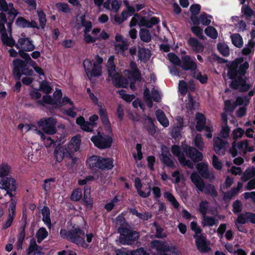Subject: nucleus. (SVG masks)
Instances as JSON below:
<instances>
[{"instance_id": "nucleus-1", "label": "nucleus", "mask_w": 255, "mask_h": 255, "mask_svg": "<svg viewBox=\"0 0 255 255\" xmlns=\"http://www.w3.org/2000/svg\"><path fill=\"white\" fill-rule=\"evenodd\" d=\"M114 56H111L107 62L108 80L111 81L115 86L118 87H127L130 83V88L131 89H134L133 82L139 80L140 78V75L137 68L136 64L133 62L130 63L129 67L131 71L129 70L125 71V74L127 76L128 81L125 80L121 77L119 70L116 68L114 62Z\"/></svg>"}, {"instance_id": "nucleus-2", "label": "nucleus", "mask_w": 255, "mask_h": 255, "mask_svg": "<svg viewBox=\"0 0 255 255\" xmlns=\"http://www.w3.org/2000/svg\"><path fill=\"white\" fill-rule=\"evenodd\" d=\"M243 58L235 59L229 65L228 76L230 79H234L231 83V86L234 89H238L242 91H247L251 87V84L248 81V79H243L241 76L244 75L246 70L249 68V65L248 62H243Z\"/></svg>"}, {"instance_id": "nucleus-3", "label": "nucleus", "mask_w": 255, "mask_h": 255, "mask_svg": "<svg viewBox=\"0 0 255 255\" xmlns=\"http://www.w3.org/2000/svg\"><path fill=\"white\" fill-rule=\"evenodd\" d=\"M171 151L174 155L178 157L181 164L183 166H187L190 168H193V164L190 160L185 159L183 152H185L186 155L193 161L201 160L203 157L201 152L195 148L190 147L187 145H183L181 148H180L177 145L172 146Z\"/></svg>"}, {"instance_id": "nucleus-4", "label": "nucleus", "mask_w": 255, "mask_h": 255, "mask_svg": "<svg viewBox=\"0 0 255 255\" xmlns=\"http://www.w3.org/2000/svg\"><path fill=\"white\" fill-rule=\"evenodd\" d=\"M80 143V136L76 135L74 136L67 144L57 146L55 149V155L57 161L61 162L64 157L72 158V155L79 150Z\"/></svg>"}, {"instance_id": "nucleus-5", "label": "nucleus", "mask_w": 255, "mask_h": 255, "mask_svg": "<svg viewBox=\"0 0 255 255\" xmlns=\"http://www.w3.org/2000/svg\"><path fill=\"white\" fill-rule=\"evenodd\" d=\"M13 74L14 77L19 80L22 75L26 76L22 79V82L24 84L29 85L33 81L32 76L33 74V71L28 67H26L24 62L19 59H15L12 62Z\"/></svg>"}, {"instance_id": "nucleus-6", "label": "nucleus", "mask_w": 255, "mask_h": 255, "mask_svg": "<svg viewBox=\"0 0 255 255\" xmlns=\"http://www.w3.org/2000/svg\"><path fill=\"white\" fill-rule=\"evenodd\" d=\"M93 235L92 233L85 234L78 227H73L70 230V240L80 247L86 248L91 242Z\"/></svg>"}, {"instance_id": "nucleus-7", "label": "nucleus", "mask_w": 255, "mask_h": 255, "mask_svg": "<svg viewBox=\"0 0 255 255\" xmlns=\"http://www.w3.org/2000/svg\"><path fill=\"white\" fill-rule=\"evenodd\" d=\"M73 26L77 29H80L82 27L84 28V40L86 43L94 42L96 38L90 35L89 32L92 28V23L89 20L85 19L84 15L77 16L73 21Z\"/></svg>"}, {"instance_id": "nucleus-8", "label": "nucleus", "mask_w": 255, "mask_h": 255, "mask_svg": "<svg viewBox=\"0 0 255 255\" xmlns=\"http://www.w3.org/2000/svg\"><path fill=\"white\" fill-rule=\"evenodd\" d=\"M103 60L98 56L95 57L94 59H85L83 62V66L86 74L89 79L93 77L100 76L102 74L101 64Z\"/></svg>"}, {"instance_id": "nucleus-9", "label": "nucleus", "mask_w": 255, "mask_h": 255, "mask_svg": "<svg viewBox=\"0 0 255 255\" xmlns=\"http://www.w3.org/2000/svg\"><path fill=\"white\" fill-rule=\"evenodd\" d=\"M12 22H6V16L3 13H0V33L1 40L4 45L10 47L15 44L14 40L11 37V24Z\"/></svg>"}, {"instance_id": "nucleus-10", "label": "nucleus", "mask_w": 255, "mask_h": 255, "mask_svg": "<svg viewBox=\"0 0 255 255\" xmlns=\"http://www.w3.org/2000/svg\"><path fill=\"white\" fill-rule=\"evenodd\" d=\"M87 163L91 167H97L102 169H110L114 166L112 159L104 158L96 155L90 157L87 161Z\"/></svg>"}, {"instance_id": "nucleus-11", "label": "nucleus", "mask_w": 255, "mask_h": 255, "mask_svg": "<svg viewBox=\"0 0 255 255\" xmlns=\"http://www.w3.org/2000/svg\"><path fill=\"white\" fill-rule=\"evenodd\" d=\"M53 96L58 97L57 100H53L49 96L46 95L43 96L42 101L40 102L41 104H51L55 105L57 107H61L66 105L69 103L70 105H72L73 103L67 97H64L61 99L62 93L60 90H56L53 93Z\"/></svg>"}, {"instance_id": "nucleus-12", "label": "nucleus", "mask_w": 255, "mask_h": 255, "mask_svg": "<svg viewBox=\"0 0 255 255\" xmlns=\"http://www.w3.org/2000/svg\"><path fill=\"white\" fill-rule=\"evenodd\" d=\"M91 141L99 148L104 149L112 145V139L110 135L98 132L97 134L91 137Z\"/></svg>"}, {"instance_id": "nucleus-13", "label": "nucleus", "mask_w": 255, "mask_h": 255, "mask_svg": "<svg viewBox=\"0 0 255 255\" xmlns=\"http://www.w3.org/2000/svg\"><path fill=\"white\" fill-rule=\"evenodd\" d=\"M158 20L155 17H142L138 14H135L130 22V26L132 27L137 24L140 26L151 27L157 23Z\"/></svg>"}, {"instance_id": "nucleus-14", "label": "nucleus", "mask_w": 255, "mask_h": 255, "mask_svg": "<svg viewBox=\"0 0 255 255\" xmlns=\"http://www.w3.org/2000/svg\"><path fill=\"white\" fill-rule=\"evenodd\" d=\"M15 180L12 178H3L0 182V193L4 192L5 196L7 195L9 197H11L10 192L15 190Z\"/></svg>"}, {"instance_id": "nucleus-15", "label": "nucleus", "mask_w": 255, "mask_h": 255, "mask_svg": "<svg viewBox=\"0 0 255 255\" xmlns=\"http://www.w3.org/2000/svg\"><path fill=\"white\" fill-rule=\"evenodd\" d=\"M55 123L54 120L51 118L42 119L38 123V127L44 133L52 135L56 133Z\"/></svg>"}, {"instance_id": "nucleus-16", "label": "nucleus", "mask_w": 255, "mask_h": 255, "mask_svg": "<svg viewBox=\"0 0 255 255\" xmlns=\"http://www.w3.org/2000/svg\"><path fill=\"white\" fill-rule=\"evenodd\" d=\"M253 148L248 147V142L247 140H244L238 144L236 141L232 143V148L230 150V153L234 157L236 156L238 152L246 153L247 151H253Z\"/></svg>"}, {"instance_id": "nucleus-17", "label": "nucleus", "mask_w": 255, "mask_h": 255, "mask_svg": "<svg viewBox=\"0 0 255 255\" xmlns=\"http://www.w3.org/2000/svg\"><path fill=\"white\" fill-rule=\"evenodd\" d=\"M138 233L135 231L125 230L121 233L120 237V242L124 245H129L138 238Z\"/></svg>"}, {"instance_id": "nucleus-18", "label": "nucleus", "mask_w": 255, "mask_h": 255, "mask_svg": "<svg viewBox=\"0 0 255 255\" xmlns=\"http://www.w3.org/2000/svg\"><path fill=\"white\" fill-rule=\"evenodd\" d=\"M129 44L126 39L122 35L117 33L115 36V49L116 52L123 54L128 49Z\"/></svg>"}, {"instance_id": "nucleus-19", "label": "nucleus", "mask_w": 255, "mask_h": 255, "mask_svg": "<svg viewBox=\"0 0 255 255\" xmlns=\"http://www.w3.org/2000/svg\"><path fill=\"white\" fill-rule=\"evenodd\" d=\"M16 47L18 49L26 51H32L35 48L32 41H31L29 38L26 37L22 35L18 39L17 43L16 44Z\"/></svg>"}, {"instance_id": "nucleus-20", "label": "nucleus", "mask_w": 255, "mask_h": 255, "mask_svg": "<svg viewBox=\"0 0 255 255\" xmlns=\"http://www.w3.org/2000/svg\"><path fill=\"white\" fill-rule=\"evenodd\" d=\"M160 95L159 92L153 90L151 92V95L149 94V91L148 89L145 90L144 92V100L148 107H151L152 106V99L156 102L159 101L160 99Z\"/></svg>"}, {"instance_id": "nucleus-21", "label": "nucleus", "mask_w": 255, "mask_h": 255, "mask_svg": "<svg viewBox=\"0 0 255 255\" xmlns=\"http://www.w3.org/2000/svg\"><path fill=\"white\" fill-rule=\"evenodd\" d=\"M213 142L214 150L219 154H224L229 145L228 142L222 140L219 137L214 138Z\"/></svg>"}, {"instance_id": "nucleus-22", "label": "nucleus", "mask_w": 255, "mask_h": 255, "mask_svg": "<svg viewBox=\"0 0 255 255\" xmlns=\"http://www.w3.org/2000/svg\"><path fill=\"white\" fill-rule=\"evenodd\" d=\"M197 169L200 175L204 178L214 179L215 174L212 172H210L208 169V165L205 163H200L197 164Z\"/></svg>"}, {"instance_id": "nucleus-23", "label": "nucleus", "mask_w": 255, "mask_h": 255, "mask_svg": "<svg viewBox=\"0 0 255 255\" xmlns=\"http://www.w3.org/2000/svg\"><path fill=\"white\" fill-rule=\"evenodd\" d=\"M195 237L196 238V244L198 250L201 252H208L210 250V248L205 238L198 235H196Z\"/></svg>"}, {"instance_id": "nucleus-24", "label": "nucleus", "mask_w": 255, "mask_h": 255, "mask_svg": "<svg viewBox=\"0 0 255 255\" xmlns=\"http://www.w3.org/2000/svg\"><path fill=\"white\" fill-rule=\"evenodd\" d=\"M0 9L1 10L8 11L11 19H13L18 14L17 10L13 8L12 3L7 5L5 0H0Z\"/></svg>"}, {"instance_id": "nucleus-25", "label": "nucleus", "mask_w": 255, "mask_h": 255, "mask_svg": "<svg viewBox=\"0 0 255 255\" xmlns=\"http://www.w3.org/2000/svg\"><path fill=\"white\" fill-rule=\"evenodd\" d=\"M176 121L177 125L172 128L171 135L175 139H178L181 136L183 120L182 118L179 117L176 118Z\"/></svg>"}, {"instance_id": "nucleus-26", "label": "nucleus", "mask_w": 255, "mask_h": 255, "mask_svg": "<svg viewBox=\"0 0 255 255\" xmlns=\"http://www.w3.org/2000/svg\"><path fill=\"white\" fill-rule=\"evenodd\" d=\"M181 66L185 70H195L197 65L194 60L188 56H185L182 58Z\"/></svg>"}, {"instance_id": "nucleus-27", "label": "nucleus", "mask_w": 255, "mask_h": 255, "mask_svg": "<svg viewBox=\"0 0 255 255\" xmlns=\"http://www.w3.org/2000/svg\"><path fill=\"white\" fill-rule=\"evenodd\" d=\"M190 179L197 189L203 191L204 189V183L199 175L196 172H193L190 176Z\"/></svg>"}, {"instance_id": "nucleus-28", "label": "nucleus", "mask_w": 255, "mask_h": 255, "mask_svg": "<svg viewBox=\"0 0 255 255\" xmlns=\"http://www.w3.org/2000/svg\"><path fill=\"white\" fill-rule=\"evenodd\" d=\"M250 222L255 223V214L251 213H246L245 214H240L238 216L237 220V223L244 224L246 222Z\"/></svg>"}, {"instance_id": "nucleus-29", "label": "nucleus", "mask_w": 255, "mask_h": 255, "mask_svg": "<svg viewBox=\"0 0 255 255\" xmlns=\"http://www.w3.org/2000/svg\"><path fill=\"white\" fill-rule=\"evenodd\" d=\"M15 205L16 202L13 200H11L9 208L8 217L4 226L5 228H7L10 226L12 223L13 218L15 215Z\"/></svg>"}, {"instance_id": "nucleus-30", "label": "nucleus", "mask_w": 255, "mask_h": 255, "mask_svg": "<svg viewBox=\"0 0 255 255\" xmlns=\"http://www.w3.org/2000/svg\"><path fill=\"white\" fill-rule=\"evenodd\" d=\"M162 157L161 160L162 162L169 167H174L175 163L171 159L170 154L166 151V148L165 147H162Z\"/></svg>"}, {"instance_id": "nucleus-31", "label": "nucleus", "mask_w": 255, "mask_h": 255, "mask_svg": "<svg viewBox=\"0 0 255 255\" xmlns=\"http://www.w3.org/2000/svg\"><path fill=\"white\" fill-rule=\"evenodd\" d=\"M152 246L157 250L163 252L170 251L172 249H173V247L171 245H169L167 243L158 241L153 242Z\"/></svg>"}, {"instance_id": "nucleus-32", "label": "nucleus", "mask_w": 255, "mask_h": 255, "mask_svg": "<svg viewBox=\"0 0 255 255\" xmlns=\"http://www.w3.org/2000/svg\"><path fill=\"white\" fill-rule=\"evenodd\" d=\"M135 187L136 188L138 193L140 196L145 198L148 197L150 193V186L148 185V188L144 191L141 190V183L140 180L138 178L135 179L134 181Z\"/></svg>"}, {"instance_id": "nucleus-33", "label": "nucleus", "mask_w": 255, "mask_h": 255, "mask_svg": "<svg viewBox=\"0 0 255 255\" xmlns=\"http://www.w3.org/2000/svg\"><path fill=\"white\" fill-rule=\"evenodd\" d=\"M99 113L100 115L103 123L107 128L109 132H111V129L110 127V123L107 117L105 108L103 107L102 106H99Z\"/></svg>"}, {"instance_id": "nucleus-34", "label": "nucleus", "mask_w": 255, "mask_h": 255, "mask_svg": "<svg viewBox=\"0 0 255 255\" xmlns=\"http://www.w3.org/2000/svg\"><path fill=\"white\" fill-rule=\"evenodd\" d=\"M179 91L182 94H185L189 89L192 90L195 88L194 84L192 81L188 82V84L184 81H180L179 83Z\"/></svg>"}, {"instance_id": "nucleus-35", "label": "nucleus", "mask_w": 255, "mask_h": 255, "mask_svg": "<svg viewBox=\"0 0 255 255\" xmlns=\"http://www.w3.org/2000/svg\"><path fill=\"white\" fill-rule=\"evenodd\" d=\"M76 123L80 126V128L86 131H92L93 126L92 124L86 122L83 117H80L76 120Z\"/></svg>"}, {"instance_id": "nucleus-36", "label": "nucleus", "mask_w": 255, "mask_h": 255, "mask_svg": "<svg viewBox=\"0 0 255 255\" xmlns=\"http://www.w3.org/2000/svg\"><path fill=\"white\" fill-rule=\"evenodd\" d=\"M188 44L197 52H201L204 49L203 45L197 39L190 37L188 41Z\"/></svg>"}, {"instance_id": "nucleus-37", "label": "nucleus", "mask_w": 255, "mask_h": 255, "mask_svg": "<svg viewBox=\"0 0 255 255\" xmlns=\"http://www.w3.org/2000/svg\"><path fill=\"white\" fill-rule=\"evenodd\" d=\"M156 116L158 121L164 128L167 127L169 125V122L164 113L158 110L156 112Z\"/></svg>"}, {"instance_id": "nucleus-38", "label": "nucleus", "mask_w": 255, "mask_h": 255, "mask_svg": "<svg viewBox=\"0 0 255 255\" xmlns=\"http://www.w3.org/2000/svg\"><path fill=\"white\" fill-rule=\"evenodd\" d=\"M90 187L86 186L84 188V202L88 208H91L93 205V200L90 197Z\"/></svg>"}, {"instance_id": "nucleus-39", "label": "nucleus", "mask_w": 255, "mask_h": 255, "mask_svg": "<svg viewBox=\"0 0 255 255\" xmlns=\"http://www.w3.org/2000/svg\"><path fill=\"white\" fill-rule=\"evenodd\" d=\"M27 253L28 255L33 253V255H44L41 252V248L36 244L35 241L30 242Z\"/></svg>"}, {"instance_id": "nucleus-40", "label": "nucleus", "mask_w": 255, "mask_h": 255, "mask_svg": "<svg viewBox=\"0 0 255 255\" xmlns=\"http://www.w3.org/2000/svg\"><path fill=\"white\" fill-rule=\"evenodd\" d=\"M150 56V52L148 49L140 48L139 49L138 52V57L140 61L143 62H145L148 60H149Z\"/></svg>"}, {"instance_id": "nucleus-41", "label": "nucleus", "mask_w": 255, "mask_h": 255, "mask_svg": "<svg viewBox=\"0 0 255 255\" xmlns=\"http://www.w3.org/2000/svg\"><path fill=\"white\" fill-rule=\"evenodd\" d=\"M217 223L218 222L215 218L209 217L206 215L203 216L202 225L203 227H212Z\"/></svg>"}, {"instance_id": "nucleus-42", "label": "nucleus", "mask_w": 255, "mask_h": 255, "mask_svg": "<svg viewBox=\"0 0 255 255\" xmlns=\"http://www.w3.org/2000/svg\"><path fill=\"white\" fill-rule=\"evenodd\" d=\"M35 132L40 136L41 140H43L45 146H50L53 143L54 140L51 139L50 137L46 135L45 133L39 130L35 129Z\"/></svg>"}, {"instance_id": "nucleus-43", "label": "nucleus", "mask_w": 255, "mask_h": 255, "mask_svg": "<svg viewBox=\"0 0 255 255\" xmlns=\"http://www.w3.org/2000/svg\"><path fill=\"white\" fill-rule=\"evenodd\" d=\"M196 119L197 120V125L196 126V129L198 131L205 129V118L204 116L200 113L196 114Z\"/></svg>"}, {"instance_id": "nucleus-44", "label": "nucleus", "mask_w": 255, "mask_h": 255, "mask_svg": "<svg viewBox=\"0 0 255 255\" xmlns=\"http://www.w3.org/2000/svg\"><path fill=\"white\" fill-rule=\"evenodd\" d=\"M23 154L28 160L32 162H36L38 158L34 155L33 150L30 147H26L23 150Z\"/></svg>"}, {"instance_id": "nucleus-45", "label": "nucleus", "mask_w": 255, "mask_h": 255, "mask_svg": "<svg viewBox=\"0 0 255 255\" xmlns=\"http://www.w3.org/2000/svg\"><path fill=\"white\" fill-rule=\"evenodd\" d=\"M254 178H255V168L250 167L248 168L245 172L244 175L242 177V179L244 181Z\"/></svg>"}, {"instance_id": "nucleus-46", "label": "nucleus", "mask_w": 255, "mask_h": 255, "mask_svg": "<svg viewBox=\"0 0 255 255\" xmlns=\"http://www.w3.org/2000/svg\"><path fill=\"white\" fill-rule=\"evenodd\" d=\"M42 214L43 216V221L50 228L51 225V220L49 217L50 212L47 207H44L42 210Z\"/></svg>"}, {"instance_id": "nucleus-47", "label": "nucleus", "mask_w": 255, "mask_h": 255, "mask_svg": "<svg viewBox=\"0 0 255 255\" xmlns=\"http://www.w3.org/2000/svg\"><path fill=\"white\" fill-rule=\"evenodd\" d=\"M233 44L237 47H241L243 45V41L239 34H234L231 36Z\"/></svg>"}, {"instance_id": "nucleus-48", "label": "nucleus", "mask_w": 255, "mask_h": 255, "mask_svg": "<svg viewBox=\"0 0 255 255\" xmlns=\"http://www.w3.org/2000/svg\"><path fill=\"white\" fill-rule=\"evenodd\" d=\"M186 102V107L188 112L192 111L193 110H195L196 107L198 106L197 103L193 101L190 95H188V100Z\"/></svg>"}, {"instance_id": "nucleus-49", "label": "nucleus", "mask_w": 255, "mask_h": 255, "mask_svg": "<svg viewBox=\"0 0 255 255\" xmlns=\"http://www.w3.org/2000/svg\"><path fill=\"white\" fill-rule=\"evenodd\" d=\"M24 50L20 49L19 51V55L20 56L24 59L25 61H23L26 64V67H27V64L28 63L31 66H34V62L32 61L30 56L26 53L24 52Z\"/></svg>"}, {"instance_id": "nucleus-50", "label": "nucleus", "mask_w": 255, "mask_h": 255, "mask_svg": "<svg viewBox=\"0 0 255 255\" xmlns=\"http://www.w3.org/2000/svg\"><path fill=\"white\" fill-rule=\"evenodd\" d=\"M48 232L44 228H40L36 233V237L38 243H40L48 236Z\"/></svg>"}, {"instance_id": "nucleus-51", "label": "nucleus", "mask_w": 255, "mask_h": 255, "mask_svg": "<svg viewBox=\"0 0 255 255\" xmlns=\"http://www.w3.org/2000/svg\"><path fill=\"white\" fill-rule=\"evenodd\" d=\"M164 197L168 200L176 208L179 207V204L175 197L170 193L166 192L164 193Z\"/></svg>"}, {"instance_id": "nucleus-52", "label": "nucleus", "mask_w": 255, "mask_h": 255, "mask_svg": "<svg viewBox=\"0 0 255 255\" xmlns=\"http://www.w3.org/2000/svg\"><path fill=\"white\" fill-rule=\"evenodd\" d=\"M139 35L141 40L146 42H149L151 38L148 31L144 29H142L140 31Z\"/></svg>"}, {"instance_id": "nucleus-53", "label": "nucleus", "mask_w": 255, "mask_h": 255, "mask_svg": "<svg viewBox=\"0 0 255 255\" xmlns=\"http://www.w3.org/2000/svg\"><path fill=\"white\" fill-rule=\"evenodd\" d=\"M250 102V100L246 97H239L237 98L234 104L236 107L237 106L244 105V106H247Z\"/></svg>"}, {"instance_id": "nucleus-54", "label": "nucleus", "mask_w": 255, "mask_h": 255, "mask_svg": "<svg viewBox=\"0 0 255 255\" xmlns=\"http://www.w3.org/2000/svg\"><path fill=\"white\" fill-rule=\"evenodd\" d=\"M172 181L175 183H178L181 180H184L183 174L179 170H176L172 173Z\"/></svg>"}, {"instance_id": "nucleus-55", "label": "nucleus", "mask_w": 255, "mask_h": 255, "mask_svg": "<svg viewBox=\"0 0 255 255\" xmlns=\"http://www.w3.org/2000/svg\"><path fill=\"white\" fill-rule=\"evenodd\" d=\"M37 13L41 26L43 28L46 23V18L45 13L41 9H38Z\"/></svg>"}, {"instance_id": "nucleus-56", "label": "nucleus", "mask_w": 255, "mask_h": 255, "mask_svg": "<svg viewBox=\"0 0 255 255\" xmlns=\"http://www.w3.org/2000/svg\"><path fill=\"white\" fill-rule=\"evenodd\" d=\"M82 195V190L81 189H75L72 192L71 196V199L73 201H78L81 198Z\"/></svg>"}, {"instance_id": "nucleus-57", "label": "nucleus", "mask_w": 255, "mask_h": 255, "mask_svg": "<svg viewBox=\"0 0 255 255\" xmlns=\"http://www.w3.org/2000/svg\"><path fill=\"white\" fill-rule=\"evenodd\" d=\"M205 33L212 38H216L218 36V33L215 28L212 26L207 27L205 30Z\"/></svg>"}, {"instance_id": "nucleus-58", "label": "nucleus", "mask_w": 255, "mask_h": 255, "mask_svg": "<svg viewBox=\"0 0 255 255\" xmlns=\"http://www.w3.org/2000/svg\"><path fill=\"white\" fill-rule=\"evenodd\" d=\"M145 122L148 124L147 127L148 132L151 134H154L155 132V128L152 119L149 117H146Z\"/></svg>"}, {"instance_id": "nucleus-59", "label": "nucleus", "mask_w": 255, "mask_h": 255, "mask_svg": "<svg viewBox=\"0 0 255 255\" xmlns=\"http://www.w3.org/2000/svg\"><path fill=\"white\" fill-rule=\"evenodd\" d=\"M218 49L219 52L224 56H227L229 54V48L225 43H219L218 45Z\"/></svg>"}, {"instance_id": "nucleus-60", "label": "nucleus", "mask_w": 255, "mask_h": 255, "mask_svg": "<svg viewBox=\"0 0 255 255\" xmlns=\"http://www.w3.org/2000/svg\"><path fill=\"white\" fill-rule=\"evenodd\" d=\"M10 171V167L7 164L0 165V177L7 176Z\"/></svg>"}, {"instance_id": "nucleus-61", "label": "nucleus", "mask_w": 255, "mask_h": 255, "mask_svg": "<svg viewBox=\"0 0 255 255\" xmlns=\"http://www.w3.org/2000/svg\"><path fill=\"white\" fill-rule=\"evenodd\" d=\"M195 145L200 149L204 147V142L200 134H197L194 139Z\"/></svg>"}, {"instance_id": "nucleus-62", "label": "nucleus", "mask_w": 255, "mask_h": 255, "mask_svg": "<svg viewBox=\"0 0 255 255\" xmlns=\"http://www.w3.org/2000/svg\"><path fill=\"white\" fill-rule=\"evenodd\" d=\"M244 130L241 128H237L235 129L232 132L233 139L235 141L238 138H241L244 135Z\"/></svg>"}, {"instance_id": "nucleus-63", "label": "nucleus", "mask_w": 255, "mask_h": 255, "mask_svg": "<svg viewBox=\"0 0 255 255\" xmlns=\"http://www.w3.org/2000/svg\"><path fill=\"white\" fill-rule=\"evenodd\" d=\"M119 94L121 97L127 102H130L134 99V96L133 95H128L126 93L124 90H120L119 91Z\"/></svg>"}, {"instance_id": "nucleus-64", "label": "nucleus", "mask_w": 255, "mask_h": 255, "mask_svg": "<svg viewBox=\"0 0 255 255\" xmlns=\"http://www.w3.org/2000/svg\"><path fill=\"white\" fill-rule=\"evenodd\" d=\"M17 25L22 27H28L29 21L22 17L17 18L16 21Z\"/></svg>"}]
</instances>
